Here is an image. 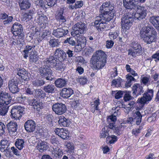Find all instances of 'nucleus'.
I'll list each match as a JSON object with an SVG mask.
<instances>
[{"mask_svg": "<svg viewBox=\"0 0 159 159\" xmlns=\"http://www.w3.org/2000/svg\"><path fill=\"white\" fill-rule=\"evenodd\" d=\"M140 34L141 38L147 44L155 42L157 39V33L152 27H143Z\"/></svg>", "mask_w": 159, "mask_h": 159, "instance_id": "obj_1", "label": "nucleus"}, {"mask_svg": "<svg viewBox=\"0 0 159 159\" xmlns=\"http://www.w3.org/2000/svg\"><path fill=\"white\" fill-rule=\"evenodd\" d=\"M106 55L102 50L97 51L91 58V63L95 69H99L105 65L106 62Z\"/></svg>", "mask_w": 159, "mask_h": 159, "instance_id": "obj_2", "label": "nucleus"}, {"mask_svg": "<svg viewBox=\"0 0 159 159\" xmlns=\"http://www.w3.org/2000/svg\"><path fill=\"white\" fill-rule=\"evenodd\" d=\"M115 11L114 10V7L111 3L110 2H106L103 3L100 8V14L99 17L106 18H108L112 16L111 19L113 18Z\"/></svg>", "mask_w": 159, "mask_h": 159, "instance_id": "obj_3", "label": "nucleus"}, {"mask_svg": "<svg viewBox=\"0 0 159 159\" xmlns=\"http://www.w3.org/2000/svg\"><path fill=\"white\" fill-rule=\"evenodd\" d=\"M56 59V57L51 56L44 59L42 64L45 66L54 68L58 71H62L64 70L62 64Z\"/></svg>", "mask_w": 159, "mask_h": 159, "instance_id": "obj_4", "label": "nucleus"}, {"mask_svg": "<svg viewBox=\"0 0 159 159\" xmlns=\"http://www.w3.org/2000/svg\"><path fill=\"white\" fill-rule=\"evenodd\" d=\"M134 16L132 12L125 13L121 18V25L123 29H129L133 22Z\"/></svg>", "mask_w": 159, "mask_h": 159, "instance_id": "obj_5", "label": "nucleus"}, {"mask_svg": "<svg viewBox=\"0 0 159 159\" xmlns=\"http://www.w3.org/2000/svg\"><path fill=\"white\" fill-rule=\"evenodd\" d=\"M112 17V16L108 18L98 16L96 17V20L94 22L93 26H95L98 31H102L105 28L107 23L111 20Z\"/></svg>", "mask_w": 159, "mask_h": 159, "instance_id": "obj_6", "label": "nucleus"}, {"mask_svg": "<svg viewBox=\"0 0 159 159\" xmlns=\"http://www.w3.org/2000/svg\"><path fill=\"white\" fill-rule=\"evenodd\" d=\"M87 27V24L82 22H79L74 25L73 27L74 32L71 33V34L75 36L83 34L86 31Z\"/></svg>", "mask_w": 159, "mask_h": 159, "instance_id": "obj_7", "label": "nucleus"}, {"mask_svg": "<svg viewBox=\"0 0 159 159\" xmlns=\"http://www.w3.org/2000/svg\"><path fill=\"white\" fill-rule=\"evenodd\" d=\"M11 30L13 35L16 37L17 36L24 37L23 28L22 25L20 23L16 22L11 27Z\"/></svg>", "mask_w": 159, "mask_h": 159, "instance_id": "obj_8", "label": "nucleus"}, {"mask_svg": "<svg viewBox=\"0 0 159 159\" xmlns=\"http://www.w3.org/2000/svg\"><path fill=\"white\" fill-rule=\"evenodd\" d=\"M142 111L141 109H140L139 111H136L134 114L133 118H129L128 119L127 122L130 124H133V122H135L137 125H139L141 121Z\"/></svg>", "mask_w": 159, "mask_h": 159, "instance_id": "obj_9", "label": "nucleus"}, {"mask_svg": "<svg viewBox=\"0 0 159 159\" xmlns=\"http://www.w3.org/2000/svg\"><path fill=\"white\" fill-rule=\"evenodd\" d=\"M153 91L152 89H148L143 94V97L140 98L139 102L143 105L148 103L153 96Z\"/></svg>", "mask_w": 159, "mask_h": 159, "instance_id": "obj_10", "label": "nucleus"}, {"mask_svg": "<svg viewBox=\"0 0 159 159\" xmlns=\"http://www.w3.org/2000/svg\"><path fill=\"white\" fill-rule=\"evenodd\" d=\"M24 108L20 106H14L11 109V115L15 119H19L24 114Z\"/></svg>", "mask_w": 159, "mask_h": 159, "instance_id": "obj_11", "label": "nucleus"}, {"mask_svg": "<svg viewBox=\"0 0 159 159\" xmlns=\"http://www.w3.org/2000/svg\"><path fill=\"white\" fill-rule=\"evenodd\" d=\"M52 109L56 114L59 115L63 114L67 110L65 105L62 103H57L54 104L52 106Z\"/></svg>", "mask_w": 159, "mask_h": 159, "instance_id": "obj_12", "label": "nucleus"}, {"mask_svg": "<svg viewBox=\"0 0 159 159\" xmlns=\"http://www.w3.org/2000/svg\"><path fill=\"white\" fill-rule=\"evenodd\" d=\"M146 0H123L124 7L127 9H132L136 7L139 2L143 3Z\"/></svg>", "mask_w": 159, "mask_h": 159, "instance_id": "obj_13", "label": "nucleus"}, {"mask_svg": "<svg viewBox=\"0 0 159 159\" xmlns=\"http://www.w3.org/2000/svg\"><path fill=\"white\" fill-rule=\"evenodd\" d=\"M44 66L40 68L39 72L41 75L43 77L46 78L47 80H51L52 78V71L50 67Z\"/></svg>", "mask_w": 159, "mask_h": 159, "instance_id": "obj_14", "label": "nucleus"}, {"mask_svg": "<svg viewBox=\"0 0 159 159\" xmlns=\"http://www.w3.org/2000/svg\"><path fill=\"white\" fill-rule=\"evenodd\" d=\"M11 99V98L8 93L3 91L0 92V104L8 105Z\"/></svg>", "mask_w": 159, "mask_h": 159, "instance_id": "obj_15", "label": "nucleus"}, {"mask_svg": "<svg viewBox=\"0 0 159 159\" xmlns=\"http://www.w3.org/2000/svg\"><path fill=\"white\" fill-rule=\"evenodd\" d=\"M146 9L145 7L138 6L137 7L136 13L134 15V17L140 20L144 18L146 15Z\"/></svg>", "mask_w": 159, "mask_h": 159, "instance_id": "obj_16", "label": "nucleus"}, {"mask_svg": "<svg viewBox=\"0 0 159 159\" xmlns=\"http://www.w3.org/2000/svg\"><path fill=\"white\" fill-rule=\"evenodd\" d=\"M68 30L65 27L58 28L53 30L52 34L57 38H60L66 35Z\"/></svg>", "mask_w": 159, "mask_h": 159, "instance_id": "obj_17", "label": "nucleus"}, {"mask_svg": "<svg viewBox=\"0 0 159 159\" xmlns=\"http://www.w3.org/2000/svg\"><path fill=\"white\" fill-rule=\"evenodd\" d=\"M18 83L16 79H12L8 82V87L9 90L12 93H15L19 91L18 87Z\"/></svg>", "mask_w": 159, "mask_h": 159, "instance_id": "obj_18", "label": "nucleus"}, {"mask_svg": "<svg viewBox=\"0 0 159 159\" xmlns=\"http://www.w3.org/2000/svg\"><path fill=\"white\" fill-rule=\"evenodd\" d=\"M54 53L57 59L61 62L65 61L66 59V53L60 48L57 49Z\"/></svg>", "mask_w": 159, "mask_h": 159, "instance_id": "obj_19", "label": "nucleus"}, {"mask_svg": "<svg viewBox=\"0 0 159 159\" xmlns=\"http://www.w3.org/2000/svg\"><path fill=\"white\" fill-rule=\"evenodd\" d=\"M25 129L28 132H31L34 131L36 127V124L32 120H27L24 124Z\"/></svg>", "mask_w": 159, "mask_h": 159, "instance_id": "obj_20", "label": "nucleus"}, {"mask_svg": "<svg viewBox=\"0 0 159 159\" xmlns=\"http://www.w3.org/2000/svg\"><path fill=\"white\" fill-rule=\"evenodd\" d=\"M7 128L10 134H12L16 132L18 125L16 122L11 121L7 125Z\"/></svg>", "mask_w": 159, "mask_h": 159, "instance_id": "obj_21", "label": "nucleus"}, {"mask_svg": "<svg viewBox=\"0 0 159 159\" xmlns=\"http://www.w3.org/2000/svg\"><path fill=\"white\" fill-rule=\"evenodd\" d=\"M132 91L133 95H135L136 96L141 95L144 92L143 87L139 84H134L132 87Z\"/></svg>", "mask_w": 159, "mask_h": 159, "instance_id": "obj_22", "label": "nucleus"}, {"mask_svg": "<svg viewBox=\"0 0 159 159\" xmlns=\"http://www.w3.org/2000/svg\"><path fill=\"white\" fill-rule=\"evenodd\" d=\"M65 9L64 7H61L58 10L56 13L55 18L59 22L64 23L66 21V17L64 15Z\"/></svg>", "mask_w": 159, "mask_h": 159, "instance_id": "obj_23", "label": "nucleus"}, {"mask_svg": "<svg viewBox=\"0 0 159 159\" xmlns=\"http://www.w3.org/2000/svg\"><path fill=\"white\" fill-rule=\"evenodd\" d=\"M54 131L57 135H58L62 139H66L68 138V131L63 128H57L55 129Z\"/></svg>", "mask_w": 159, "mask_h": 159, "instance_id": "obj_24", "label": "nucleus"}, {"mask_svg": "<svg viewBox=\"0 0 159 159\" xmlns=\"http://www.w3.org/2000/svg\"><path fill=\"white\" fill-rule=\"evenodd\" d=\"M73 93V90L70 88H64L62 89L61 93L62 97L65 98H68Z\"/></svg>", "mask_w": 159, "mask_h": 159, "instance_id": "obj_25", "label": "nucleus"}, {"mask_svg": "<svg viewBox=\"0 0 159 159\" xmlns=\"http://www.w3.org/2000/svg\"><path fill=\"white\" fill-rule=\"evenodd\" d=\"M19 4L21 10H25L29 8L30 6V3L29 0H19Z\"/></svg>", "mask_w": 159, "mask_h": 159, "instance_id": "obj_26", "label": "nucleus"}, {"mask_svg": "<svg viewBox=\"0 0 159 159\" xmlns=\"http://www.w3.org/2000/svg\"><path fill=\"white\" fill-rule=\"evenodd\" d=\"M67 80L64 78H58L56 80L54 84L55 86L59 88H62L66 85Z\"/></svg>", "mask_w": 159, "mask_h": 159, "instance_id": "obj_27", "label": "nucleus"}, {"mask_svg": "<svg viewBox=\"0 0 159 159\" xmlns=\"http://www.w3.org/2000/svg\"><path fill=\"white\" fill-rule=\"evenodd\" d=\"M58 122L61 126H62L64 127L69 126L70 124L69 120L63 116H61L59 117Z\"/></svg>", "mask_w": 159, "mask_h": 159, "instance_id": "obj_28", "label": "nucleus"}, {"mask_svg": "<svg viewBox=\"0 0 159 159\" xmlns=\"http://www.w3.org/2000/svg\"><path fill=\"white\" fill-rule=\"evenodd\" d=\"M37 149L40 152H43L48 148L46 142H39L37 144Z\"/></svg>", "mask_w": 159, "mask_h": 159, "instance_id": "obj_29", "label": "nucleus"}, {"mask_svg": "<svg viewBox=\"0 0 159 159\" xmlns=\"http://www.w3.org/2000/svg\"><path fill=\"white\" fill-rule=\"evenodd\" d=\"M35 46L32 45H26L25 47V49L24 50V57L26 58L28 56V53H31L32 52H34L33 50L34 49Z\"/></svg>", "mask_w": 159, "mask_h": 159, "instance_id": "obj_30", "label": "nucleus"}, {"mask_svg": "<svg viewBox=\"0 0 159 159\" xmlns=\"http://www.w3.org/2000/svg\"><path fill=\"white\" fill-rule=\"evenodd\" d=\"M35 9H33L31 10L27 11L26 12L23 14V20H25L27 19H31L32 18L33 15L34 13Z\"/></svg>", "mask_w": 159, "mask_h": 159, "instance_id": "obj_31", "label": "nucleus"}, {"mask_svg": "<svg viewBox=\"0 0 159 159\" xmlns=\"http://www.w3.org/2000/svg\"><path fill=\"white\" fill-rule=\"evenodd\" d=\"M46 96V93L40 89H36L34 90V96L37 98H44Z\"/></svg>", "mask_w": 159, "mask_h": 159, "instance_id": "obj_32", "label": "nucleus"}, {"mask_svg": "<svg viewBox=\"0 0 159 159\" xmlns=\"http://www.w3.org/2000/svg\"><path fill=\"white\" fill-rule=\"evenodd\" d=\"M130 46L135 51L136 53H139L142 52L141 46L138 42H133L131 44Z\"/></svg>", "mask_w": 159, "mask_h": 159, "instance_id": "obj_33", "label": "nucleus"}, {"mask_svg": "<svg viewBox=\"0 0 159 159\" xmlns=\"http://www.w3.org/2000/svg\"><path fill=\"white\" fill-rule=\"evenodd\" d=\"M55 87L52 84H49L47 86H44L43 89L46 93H52L55 92Z\"/></svg>", "mask_w": 159, "mask_h": 159, "instance_id": "obj_34", "label": "nucleus"}, {"mask_svg": "<svg viewBox=\"0 0 159 159\" xmlns=\"http://www.w3.org/2000/svg\"><path fill=\"white\" fill-rule=\"evenodd\" d=\"M16 37V39H13L14 40H13L12 42V43L13 45H18L20 44H22L24 42V37L21 36H17Z\"/></svg>", "mask_w": 159, "mask_h": 159, "instance_id": "obj_35", "label": "nucleus"}, {"mask_svg": "<svg viewBox=\"0 0 159 159\" xmlns=\"http://www.w3.org/2000/svg\"><path fill=\"white\" fill-rule=\"evenodd\" d=\"M0 105V115L4 116L7 112L9 106L4 104Z\"/></svg>", "mask_w": 159, "mask_h": 159, "instance_id": "obj_36", "label": "nucleus"}, {"mask_svg": "<svg viewBox=\"0 0 159 159\" xmlns=\"http://www.w3.org/2000/svg\"><path fill=\"white\" fill-rule=\"evenodd\" d=\"M45 83V82L43 80L40 79H36L32 81V85L35 87H40Z\"/></svg>", "mask_w": 159, "mask_h": 159, "instance_id": "obj_37", "label": "nucleus"}, {"mask_svg": "<svg viewBox=\"0 0 159 159\" xmlns=\"http://www.w3.org/2000/svg\"><path fill=\"white\" fill-rule=\"evenodd\" d=\"M25 142L23 139H18L15 143V145L19 150H21L23 148L25 145Z\"/></svg>", "mask_w": 159, "mask_h": 159, "instance_id": "obj_38", "label": "nucleus"}, {"mask_svg": "<svg viewBox=\"0 0 159 159\" xmlns=\"http://www.w3.org/2000/svg\"><path fill=\"white\" fill-rule=\"evenodd\" d=\"M149 21L155 27L158 25L159 22V16H152L150 17Z\"/></svg>", "mask_w": 159, "mask_h": 159, "instance_id": "obj_39", "label": "nucleus"}, {"mask_svg": "<svg viewBox=\"0 0 159 159\" xmlns=\"http://www.w3.org/2000/svg\"><path fill=\"white\" fill-rule=\"evenodd\" d=\"M60 43L59 40L55 39H51L49 41V45L52 47L59 46Z\"/></svg>", "mask_w": 159, "mask_h": 159, "instance_id": "obj_40", "label": "nucleus"}, {"mask_svg": "<svg viewBox=\"0 0 159 159\" xmlns=\"http://www.w3.org/2000/svg\"><path fill=\"white\" fill-rule=\"evenodd\" d=\"M124 127L122 124L118 127H116L115 125L114 126L113 129H111L114 130V132L118 135H120L122 133V131L124 129Z\"/></svg>", "mask_w": 159, "mask_h": 159, "instance_id": "obj_41", "label": "nucleus"}, {"mask_svg": "<svg viewBox=\"0 0 159 159\" xmlns=\"http://www.w3.org/2000/svg\"><path fill=\"white\" fill-rule=\"evenodd\" d=\"M86 39L84 36H81L80 38L78 39L77 41V44L81 45L83 48H84L86 44Z\"/></svg>", "mask_w": 159, "mask_h": 159, "instance_id": "obj_42", "label": "nucleus"}, {"mask_svg": "<svg viewBox=\"0 0 159 159\" xmlns=\"http://www.w3.org/2000/svg\"><path fill=\"white\" fill-rule=\"evenodd\" d=\"M38 60V56L34 52H32L30 54V61L31 63H33L36 62Z\"/></svg>", "mask_w": 159, "mask_h": 159, "instance_id": "obj_43", "label": "nucleus"}, {"mask_svg": "<svg viewBox=\"0 0 159 159\" xmlns=\"http://www.w3.org/2000/svg\"><path fill=\"white\" fill-rule=\"evenodd\" d=\"M123 80L121 78L119 77L117 79H115L112 80L111 82L112 86L115 87H120L121 86V83Z\"/></svg>", "mask_w": 159, "mask_h": 159, "instance_id": "obj_44", "label": "nucleus"}, {"mask_svg": "<svg viewBox=\"0 0 159 159\" xmlns=\"http://www.w3.org/2000/svg\"><path fill=\"white\" fill-rule=\"evenodd\" d=\"M126 79L127 81L125 84L126 86L127 87H130L131 85V82L132 81L135 80V78L129 74L126 75Z\"/></svg>", "mask_w": 159, "mask_h": 159, "instance_id": "obj_45", "label": "nucleus"}, {"mask_svg": "<svg viewBox=\"0 0 159 159\" xmlns=\"http://www.w3.org/2000/svg\"><path fill=\"white\" fill-rule=\"evenodd\" d=\"M107 141H108L109 143H113L117 141V137L114 135L108 136L106 138Z\"/></svg>", "mask_w": 159, "mask_h": 159, "instance_id": "obj_46", "label": "nucleus"}, {"mask_svg": "<svg viewBox=\"0 0 159 159\" xmlns=\"http://www.w3.org/2000/svg\"><path fill=\"white\" fill-rule=\"evenodd\" d=\"M46 121L50 125H52V120L53 117L52 115H47L44 117Z\"/></svg>", "mask_w": 159, "mask_h": 159, "instance_id": "obj_47", "label": "nucleus"}, {"mask_svg": "<svg viewBox=\"0 0 159 159\" xmlns=\"http://www.w3.org/2000/svg\"><path fill=\"white\" fill-rule=\"evenodd\" d=\"M80 101L79 100L73 101L71 104V106L74 109L77 110L80 109Z\"/></svg>", "mask_w": 159, "mask_h": 159, "instance_id": "obj_48", "label": "nucleus"}, {"mask_svg": "<svg viewBox=\"0 0 159 159\" xmlns=\"http://www.w3.org/2000/svg\"><path fill=\"white\" fill-rule=\"evenodd\" d=\"M30 76V74L27 72L26 70L25 71L23 74L20 75V76L22 80L26 81H28L30 80L29 77Z\"/></svg>", "mask_w": 159, "mask_h": 159, "instance_id": "obj_49", "label": "nucleus"}, {"mask_svg": "<svg viewBox=\"0 0 159 159\" xmlns=\"http://www.w3.org/2000/svg\"><path fill=\"white\" fill-rule=\"evenodd\" d=\"M64 43H68L72 46H75V39L72 37L67 38V39L64 41Z\"/></svg>", "mask_w": 159, "mask_h": 159, "instance_id": "obj_50", "label": "nucleus"}, {"mask_svg": "<svg viewBox=\"0 0 159 159\" xmlns=\"http://www.w3.org/2000/svg\"><path fill=\"white\" fill-rule=\"evenodd\" d=\"M47 17L45 15L43 16L38 17L37 18V21L40 24H46L47 21Z\"/></svg>", "mask_w": 159, "mask_h": 159, "instance_id": "obj_51", "label": "nucleus"}, {"mask_svg": "<svg viewBox=\"0 0 159 159\" xmlns=\"http://www.w3.org/2000/svg\"><path fill=\"white\" fill-rule=\"evenodd\" d=\"M38 102H39V100L33 99L32 100H29V104L31 106H33L34 109L37 110L38 106H39Z\"/></svg>", "mask_w": 159, "mask_h": 159, "instance_id": "obj_52", "label": "nucleus"}, {"mask_svg": "<svg viewBox=\"0 0 159 159\" xmlns=\"http://www.w3.org/2000/svg\"><path fill=\"white\" fill-rule=\"evenodd\" d=\"M9 144L8 141L6 139H4L3 140H2L1 142V147L3 148L7 149Z\"/></svg>", "mask_w": 159, "mask_h": 159, "instance_id": "obj_53", "label": "nucleus"}, {"mask_svg": "<svg viewBox=\"0 0 159 159\" xmlns=\"http://www.w3.org/2000/svg\"><path fill=\"white\" fill-rule=\"evenodd\" d=\"M118 33L116 31H111L109 34V36L111 39H115L118 36Z\"/></svg>", "mask_w": 159, "mask_h": 159, "instance_id": "obj_54", "label": "nucleus"}, {"mask_svg": "<svg viewBox=\"0 0 159 159\" xmlns=\"http://www.w3.org/2000/svg\"><path fill=\"white\" fill-rule=\"evenodd\" d=\"M45 3L46 6L52 7L57 2V0H45Z\"/></svg>", "mask_w": 159, "mask_h": 159, "instance_id": "obj_55", "label": "nucleus"}, {"mask_svg": "<svg viewBox=\"0 0 159 159\" xmlns=\"http://www.w3.org/2000/svg\"><path fill=\"white\" fill-rule=\"evenodd\" d=\"M35 3L36 5L39 6L40 7L42 8L45 7L46 8H48L44 3V2L43 0H38L35 2Z\"/></svg>", "mask_w": 159, "mask_h": 159, "instance_id": "obj_56", "label": "nucleus"}, {"mask_svg": "<svg viewBox=\"0 0 159 159\" xmlns=\"http://www.w3.org/2000/svg\"><path fill=\"white\" fill-rule=\"evenodd\" d=\"M142 128L143 127L142 126H140L139 128L133 129L132 130V134L135 136H137L140 132V131Z\"/></svg>", "mask_w": 159, "mask_h": 159, "instance_id": "obj_57", "label": "nucleus"}, {"mask_svg": "<svg viewBox=\"0 0 159 159\" xmlns=\"http://www.w3.org/2000/svg\"><path fill=\"white\" fill-rule=\"evenodd\" d=\"M25 93L28 95H33L34 96V90L29 88H25Z\"/></svg>", "mask_w": 159, "mask_h": 159, "instance_id": "obj_58", "label": "nucleus"}, {"mask_svg": "<svg viewBox=\"0 0 159 159\" xmlns=\"http://www.w3.org/2000/svg\"><path fill=\"white\" fill-rule=\"evenodd\" d=\"M6 126L2 122H0V136L3 135L5 133Z\"/></svg>", "mask_w": 159, "mask_h": 159, "instance_id": "obj_59", "label": "nucleus"}, {"mask_svg": "<svg viewBox=\"0 0 159 159\" xmlns=\"http://www.w3.org/2000/svg\"><path fill=\"white\" fill-rule=\"evenodd\" d=\"M116 121V117L113 115L108 116L107 119V122H112L113 123H115Z\"/></svg>", "mask_w": 159, "mask_h": 159, "instance_id": "obj_60", "label": "nucleus"}, {"mask_svg": "<svg viewBox=\"0 0 159 159\" xmlns=\"http://www.w3.org/2000/svg\"><path fill=\"white\" fill-rule=\"evenodd\" d=\"M11 150H12V152L14 154L18 157H21L20 152L15 147H11Z\"/></svg>", "mask_w": 159, "mask_h": 159, "instance_id": "obj_61", "label": "nucleus"}, {"mask_svg": "<svg viewBox=\"0 0 159 159\" xmlns=\"http://www.w3.org/2000/svg\"><path fill=\"white\" fill-rule=\"evenodd\" d=\"M66 146L68 149V151L71 152H73L74 147L73 143H68L66 144Z\"/></svg>", "mask_w": 159, "mask_h": 159, "instance_id": "obj_62", "label": "nucleus"}, {"mask_svg": "<svg viewBox=\"0 0 159 159\" xmlns=\"http://www.w3.org/2000/svg\"><path fill=\"white\" fill-rule=\"evenodd\" d=\"M125 93L124 91H118L116 93L115 98L116 99H119L120 98L122 97L123 93Z\"/></svg>", "mask_w": 159, "mask_h": 159, "instance_id": "obj_63", "label": "nucleus"}, {"mask_svg": "<svg viewBox=\"0 0 159 159\" xmlns=\"http://www.w3.org/2000/svg\"><path fill=\"white\" fill-rule=\"evenodd\" d=\"M100 134V137L101 138H104L108 134V133L107 131H105V129L104 128L102 129Z\"/></svg>", "mask_w": 159, "mask_h": 159, "instance_id": "obj_64", "label": "nucleus"}]
</instances>
